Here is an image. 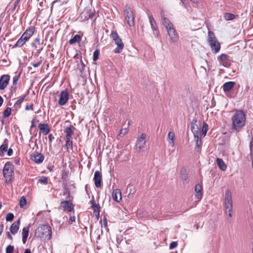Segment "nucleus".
<instances>
[{
	"label": "nucleus",
	"instance_id": "nucleus-12",
	"mask_svg": "<svg viewBox=\"0 0 253 253\" xmlns=\"http://www.w3.org/2000/svg\"><path fill=\"white\" fill-rule=\"evenodd\" d=\"M44 157L42 153L34 152L30 155V159L37 164H41L44 160Z\"/></svg>",
	"mask_w": 253,
	"mask_h": 253
},
{
	"label": "nucleus",
	"instance_id": "nucleus-51",
	"mask_svg": "<svg viewBox=\"0 0 253 253\" xmlns=\"http://www.w3.org/2000/svg\"><path fill=\"white\" fill-rule=\"evenodd\" d=\"M178 245V243L177 242H172L169 245V249L172 250L174 248H176Z\"/></svg>",
	"mask_w": 253,
	"mask_h": 253
},
{
	"label": "nucleus",
	"instance_id": "nucleus-21",
	"mask_svg": "<svg viewBox=\"0 0 253 253\" xmlns=\"http://www.w3.org/2000/svg\"><path fill=\"white\" fill-rule=\"evenodd\" d=\"M228 58V55L224 53H222L218 56L217 60L223 66L225 67H228L230 65V64H229V63L227 61Z\"/></svg>",
	"mask_w": 253,
	"mask_h": 253
},
{
	"label": "nucleus",
	"instance_id": "nucleus-10",
	"mask_svg": "<svg viewBox=\"0 0 253 253\" xmlns=\"http://www.w3.org/2000/svg\"><path fill=\"white\" fill-rule=\"evenodd\" d=\"M42 44V43H41L40 42V39L39 37L34 40V42L32 43V46L34 47L36 50V51L34 53V56L38 57L40 52L42 51L43 49Z\"/></svg>",
	"mask_w": 253,
	"mask_h": 253
},
{
	"label": "nucleus",
	"instance_id": "nucleus-41",
	"mask_svg": "<svg viewBox=\"0 0 253 253\" xmlns=\"http://www.w3.org/2000/svg\"><path fill=\"white\" fill-rule=\"evenodd\" d=\"M11 112V109L9 107H7L3 112V118H6L8 117L10 115Z\"/></svg>",
	"mask_w": 253,
	"mask_h": 253
},
{
	"label": "nucleus",
	"instance_id": "nucleus-40",
	"mask_svg": "<svg viewBox=\"0 0 253 253\" xmlns=\"http://www.w3.org/2000/svg\"><path fill=\"white\" fill-rule=\"evenodd\" d=\"M208 130V125L207 123L205 122L203 123V126H202V135L203 136V137H205L207 134V131Z\"/></svg>",
	"mask_w": 253,
	"mask_h": 253
},
{
	"label": "nucleus",
	"instance_id": "nucleus-11",
	"mask_svg": "<svg viewBox=\"0 0 253 253\" xmlns=\"http://www.w3.org/2000/svg\"><path fill=\"white\" fill-rule=\"evenodd\" d=\"M167 31L169 37V42L172 43H177L179 40V36L174 27Z\"/></svg>",
	"mask_w": 253,
	"mask_h": 253
},
{
	"label": "nucleus",
	"instance_id": "nucleus-63",
	"mask_svg": "<svg viewBox=\"0 0 253 253\" xmlns=\"http://www.w3.org/2000/svg\"><path fill=\"white\" fill-rule=\"evenodd\" d=\"M3 227H4L3 224L2 222L0 223V235H1V234L2 233V232L3 231Z\"/></svg>",
	"mask_w": 253,
	"mask_h": 253
},
{
	"label": "nucleus",
	"instance_id": "nucleus-6",
	"mask_svg": "<svg viewBox=\"0 0 253 253\" xmlns=\"http://www.w3.org/2000/svg\"><path fill=\"white\" fill-rule=\"evenodd\" d=\"M111 37L118 46L114 50V52L115 53H120L124 47V45L122 41V39L120 38L116 31H112Z\"/></svg>",
	"mask_w": 253,
	"mask_h": 253
},
{
	"label": "nucleus",
	"instance_id": "nucleus-26",
	"mask_svg": "<svg viewBox=\"0 0 253 253\" xmlns=\"http://www.w3.org/2000/svg\"><path fill=\"white\" fill-rule=\"evenodd\" d=\"M63 188L64 190L63 195H67L66 197L67 199H73V197L71 195V190L68 187V183H62Z\"/></svg>",
	"mask_w": 253,
	"mask_h": 253
},
{
	"label": "nucleus",
	"instance_id": "nucleus-1",
	"mask_svg": "<svg viewBox=\"0 0 253 253\" xmlns=\"http://www.w3.org/2000/svg\"><path fill=\"white\" fill-rule=\"evenodd\" d=\"M233 128L237 131H240L245 126L246 115L242 110H237L232 118Z\"/></svg>",
	"mask_w": 253,
	"mask_h": 253
},
{
	"label": "nucleus",
	"instance_id": "nucleus-33",
	"mask_svg": "<svg viewBox=\"0 0 253 253\" xmlns=\"http://www.w3.org/2000/svg\"><path fill=\"white\" fill-rule=\"evenodd\" d=\"M82 39V37L78 34L75 35L73 38L71 39L69 41V43L70 44H74L76 43L77 42H79Z\"/></svg>",
	"mask_w": 253,
	"mask_h": 253
},
{
	"label": "nucleus",
	"instance_id": "nucleus-20",
	"mask_svg": "<svg viewBox=\"0 0 253 253\" xmlns=\"http://www.w3.org/2000/svg\"><path fill=\"white\" fill-rule=\"evenodd\" d=\"M35 30V27L31 26L24 32L22 36L27 41L34 34Z\"/></svg>",
	"mask_w": 253,
	"mask_h": 253
},
{
	"label": "nucleus",
	"instance_id": "nucleus-42",
	"mask_svg": "<svg viewBox=\"0 0 253 253\" xmlns=\"http://www.w3.org/2000/svg\"><path fill=\"white\" fill-rule=\"evenodd\" d=\"M100 54V50L96 49L93 53V61H96L98 60Z\"/></svg>",
	"mask_w": 253,
	"mask_h": 253
},
{
	"label": "nucleus",
	"instance_id": "nucleus-48",
	"mask_svg": "<svg viewBox=\"0 0 253 253\" xmlns=\"http://www.w3.org/2000/svg\"><path fill=\"white\" fill-rule=\"evenodd\" d=\"M67 177L68 174L66 172H64L62 173L61 179L63 181V183H67Z\"/></svg>",
	"mask_w": 253,
	"mask_h": 253
},
{
	"label": "nucleus",
	"instance_id": "nucleus-31",
	"mask_svg": "<svg viewBox=\"0 0 253 253\" xmlns=\"http://www.w3.org/2000/svg\"><path fill=\"white\" fill-rule=\"evenodd\" d=\"M216 163L218 166V167L222 170H225V169L227 168L226 165L225 164L223 160L220 158H217L216 159Z\"/></svg>",
	"mask_w": 253,
	"mask_h": 253
},
{
	"label": "nucleus",
	"instance_id": "nucleus-5",
	"mask_svg": "<svg viewBox=\"0 0 253 253\" xmlns=\"http://www.w3.org/2000/svg\"><path fill=\"white\" fill-rule=\"evenodd\" d=\"M208 35V42L211 47V51L213 53H217L220 49V44L216 40L213 32L209 31Z\"/></svg>",
	"mask_w": 253,
	"mask_h": 253
},
{
	"label": "nucleus",
	"instance_id": "nucleus-47",
	"mask_svg": "<svg viewBox=\"0 0 253 253\" xmlns=\"http://www.w3.org/2000/svg\"><path fill=\"white\" fill-rule=\"evenodd\" d=\"M16 89H17L16 84H12V85H11V86L10 87V94L11 95H12L13 93H15L16 91Z\"/></svg>",
	"mask_w": 253,
	"mask_h": 253
},
{
	"label": "nucleus",
	"instance_id": "nucleus-3",
	"mask_svg": "<svg viewBox=\"0 0 253 253\" xmlns=\"http://www.w3.org/2000/svg\"><path fill=\"white\" fill-rule=\"evenodd\" d=\"M2 172L6 183H11L14 181V166L10 162L5 164Z\"/></svg>",
	"mask_w": 253,
	"mask_h": 253
},
{
	"label": "nucleus",
	"instance_id": "nucleus-30",
	"mask_svg": "<svg viewBox=\"0 0 253 253\" xmlns=\"http://www.w3.org/2000/svg\"><path fill=\"white\" fill-rule=\"evenodd\" d=\"M225 203L233 204L232 199V194L230 191L226 190L225 194Z\"/></svg>",
	"mask_w": 253,
	"mask_h": 253
},
{
	"label": "nucleus",
	"instance_id": "nucleus-17",
	"mask_svg": "<svg viewBox=\"0 0 253 253\" xmlns=\"http://www.w3.org/2000/svg\"><path fill=\"white\" fill-rule=\"evenodd\" d=\"M203 189L202 186L198 183L195 186L194 188V196L195 198L198 199L199 201L203 197Z\"/></svg>",
	"mask_w": 253,
	"mask_h": 253
},
{
	"label": "nucleus",
	"instance_id": "nucleus-34",
	"mask_svg": "<svg viewBox=\"0 0 253 253\" xmlns=\"http://www.w3.org/2000/svg\"><path fill=\"white\" fill-rule=\"evenodd\" d=\"M238 16V15H235L234 14L227 12L225 13L223 16L224 19L226 20V21L233 20Z\"/></svg>",
	"mask_w": 253,
	"mask_h": 253
},
{
	"label": "nucleus",
	"instance_id": "nucleus-23",
	"mask_svg": "<svg viewBox=\"0 0 253 253\" xmlns=\"http://www.w3.org/2000/svg\"><path fill=\"white\" fill-rule=\"evenodd\" d=\"M91 205V208L93 209V213L96 215H99L100 210V205L98 204H96L95 203L94 196H92L91 200L89 202Z\"/></svg>",
	"mask_w": 253,
	"mask_h": 253
},
{
	"label": "nucleus",
	"instance_id": "nucleus-58",
	"mask_svg": "<svg viewBox=\"0 0 253 253\" xmlns=\"http://www.w3.org/2000/svg\"><path fill=\"white\" fill-rule=\"evenodd\" d=\"M20 158L19 157H16L14 160V163L16 165H20Z\"/></svg>",
	"mask_w": 253,
	"mask_h": 253
},
{
	"label": "nucleus",
	"instance_id": "nucleus-24",
	"mask_svg": "<svg viewBox=\"0 0 253 253\" xmlns=\"http://www.w3.org/2000/svg\"><path fill=\"white\" fill-rule=\"evenodd\" d=\"M20 221V219L13 223L10 227V232L15 235L19 230Z\"/></svg>",
	"mask_w": 253,
	"mask_h": 253
},
{
	"label": "nucleus",
	"instance_id": "nucleus-57",
	"mask_svg": "<svg viewBox=\"0 0 253 253\" xmlns=\"http://www.w3.org/2000/svg\"><path fill=\"white\" fill-rule=\"evenodd\" d=\"M75 216H71L70 217L69 220L68 221V223L69 224H72L74 221H75Z\"/></svg>",
	"mask_w": 253,
	"mask_h": 253
},
{
	"label": "nucleus",
	"instance_id": "nucleus-14",
	"mask_svg": "<svg viewBox=\"0 0 253 253\" xmlns=\"http://www.w3.org/2000/svg\"><path fill=\"white\" fill-rule=\"evenodd\" d=\"M10 76L8 75H3L0 78V89H4L9 83Z\"/></svg>",
	"mask_w": 253,
	"mask_h": 253
},
{
	"label": "nucleus",
	"instance_id": "nucleus-2",
	"mask_svg": "<svg viewBox=\"0 0 253 253\" xmlns=\"http://www.w3.org/2000/svg\"><path fill=\"white\" fill-rule=\"evenodd\" d=\"M35 234L36 237L44 241H48L51 237V228L48 225H42L36 229Z\"/></svg>",
	"mask_w": 253,
	"mask_h": 253
},
{
	"label": "nucleus",
	"instance_id": "nucleus-62",
	"mask_svg": "<svg viewBox=\"0 0 253 253\" xmlns=\"http://www.w3.org/2000/svg\"><path fill=\"white\" fill-rule=\"evenodd\" d=\"M6 235L7 238H8L9 239H10L11 240L13 239L12 236H11V235L10 234V233L9 232H7L6 233Z\"/></svg>",
	"mask_w": 253,
	"mask_h": 253
},
{
	"label": "nucleus",
	"instance_id": "nucleus-37",
	"mask_svg": "<svg viewBox=\"0 0 253 253\" xmlns=\"http://www.w3.org/2000/svg\"><path fill=\"white\" fill-rule=\"evenodd\" d=\"M174 133L173 132L170 131L168 135V140L169 141L170 145L172 147L174 145Z\"/></svg>",
	"mask_w": 253,
	"mask_h": 253
},
{
	"label": "nucleus",
	"instance_id": "nucleus-55",
	"mask_svg": "<svg viewBox=\"0 0 253 253\" xmlns=\"http://www.w3.org/2000/svg\"><path fill=\"white\" fill-rule=\"evenodd\" d=\"M41 63H42V61H40L37 62H32L31 63V64L34 67H38L41 64Z\"/></svg>",
	"mask_w": 253,
	"mask_h": 253
},
{
	"label": "nucleus",
	"instance_id": "nucleus-15",
	"mask_svg": "<svg viewBox=\"0 0 253 253\" xmlns=\"http://www.w3.org/2000/svg\"><path fill=\"white\" fill-rule=\"evenodd\" d=\"M197 119H193L191 123V130L193 133L194 137L199 136V134L200 132V127L197 125Z\"/></svg>",
	"mask_w": 253,
	"mask_h": 253
},
{
	"label": "nucleus",
	"instance_id": "nucleus-32",
	"mask_svg": "<svg viewBox=\"0 0 253 253\" xmlns=\"http://www.w3.org/2000/svg\"><path fill=\"white\" fill-rule=\"evenodd\" d=\"M27 41L25 40V38L21 36L20 38L17 41L16 43L13 46V48L21 47Z\"/></svg>",
	"mask_w": 253,
	"mask_h": 253
},
{
	"label": "nucleus",
	"instance_id": "nucleus-35",
	"mask_svg": "<svg viewBox=\"0 0 253 253\" xmlns=\"http://www.w3.org/2000/svg\"><path fill=\"white\" fill-rule=\"evenodd\" d=\"M195 141L196 142V145L195 147V151L196 152H199V149L202 145V141L200 139L199 136L198 135L197 137H194Z\"/></svg>",
	"mask_w": 253,
	"mask_h": 253
},
{
	"label": "nucleus",
	"instance_id": "nucleus-44",
	"mask_svg": "<svg viewBox=\"0 0 253 253\" xmlns=\"http://www.w3.org/2000/svg\"><path fill=\"white\" fill-rule=\"evenodd\" d=\"M14 248L13 246L8 245L7 246L5 249L6 253H13Z\"/></svg>",
	"mask_w": 253,
	"mask_h": 253
},
{
	"label": "nucleus",
	"instance_id": "nucleus-49",
	"mask_svg": "<svg viewBox=\"0 0 253 253\" xmlns=\"http://www.w3.org/2000/svg\"><path fill=\"white\" fill-rule=\"evenodd\" d=\"M20 77V73L18 75L15 76L13 78V84H17V82Z\"/></svg>",
	"mask_w": 253,
	"mask_h": 253
},
{
	"label": "nucleus",
	"instance_id": "nucleus-4",
	"mask_svg": "<svg viewBox=\"0 0 253 253\" xmlns=\"http://www.w3.org/2000/svg\"><path fill=\"white\" fill-rule=\"evenodd\" d=\"M75 129L74 126L72 125H70L65 127L64 131L66 134L65 140L66 143L65 147L66 148L67 151H73V137L72 135L74 134L73 129Z\"/></svg>",
	"mask_w": 253,
	"mask_h": 253
},
{
	"label": "nucleus",
	"instance_id": "nucleus-28",
	"mask_svg": "<svg viewBox=\"0 0 253 253\" xmlns=\"http://www.w3.org/2000/svg\"><path fill=\"white\" fill-rule=\"evenodd\" d=\"M235 83L234 82H226L222 85V88L225 92L229 91L234 86Z\"/></svg>",
	"mask_w": 253,
	"mask_h": 253
},
{
	"label": "nucleus",
	"instance_id": "nucleus-50",
	"mask_svg": "<svg viewBox=\"0 0 253 253\" xmlns=\"http://www.w3.org/2000/svg\"><path fill=\"white\" fill-rule=\"evenodd\" d=\"M153 34L156 38H158L160 35V32L158 28L153 29Z\"/></svg>",
	"mask_w": 253,
	"mask_h": 253
},
{
	"label": "nucleus",
	"instance_id": "nucleus-61",
	"mask_svg": "<svg viewBox=\"0 0 253 253\" xmlns=\"http://www.w3.org/2000/svg\"><path fill=\"white\" fill-rule=\"evenodd\" d=\"M127 132V129H122L120 131V134L119 135H121V134H123V135H125L126 133Z\"/></svg>",
	"mask_w": 253,
	"mask_h": 253
},
{
	"label": "nucleus",
	"instance_id": "nucleus-59",
	"mask_svg": "<svg viewBox=\"0 0 253 253\" xmlns=\"http://www.w3.org/2000/svg\"><path fill=\"white\" fill-rule=\"evenodd\" d=\"M25 109L26 110H34V107H33V104H31L30 105H27L25 107Z\"/></svg>",
	"mask_w": 253,
	"mask_h": 253
},
{
	"label": "nucleus",
	"instance_id": "nucleus-29",
	"mask_svg": "<svg viewBox=\"0 0 253 253\" xmlns=\"http://www.w3.org/2000/svg\"><path fill=\"white\" fill-rule=\"evenodd\" d=\"M82 14L87 19L92 18L94 16L95 11L91 9H86L83 13Z\"/></svg>",
	"mask_w": 253,
	"mask_h": 253
},
{
	"label": "nucleus",
	"instance_id": "nucleus-19",
	"mask_svg": "<svg viewBox=\"0 0 253 253\" xmlns=\"http://www.w3.org/2000/svg\"><path fill=\"white\" fill-rule=\"evenodd\" d=\"M38 128L40 130V136L41 135V132H42L43 135H47L50 132V128L49 126L46 123H40L38 125Z\"/></svg>",
	"mask_w": 253,
	"mask_h": 253
},
{
	"label": "nucleus",
	"instance_id": "nucleus-27",
	"mask_svg": "<svg viewBox=\"0 0 253 253\" xmlns=\"http://www.w3.org/2000/svg\"><path fill=\"white\" fill-rule=\"evenodd\" d=\"M8 140L7 139H5L3 140V144L0 146V157L4 156V152H6L8 149Z\"/></svg>",
	"mask_w": 253,
	"mask_h": 253
},
{
	"label": "nucleus",
	"instance_id": "nucleus-52",
	"mask_svg": "<svg viewBox=\"0 0 253 253\" xmlns=\"http://www.w3.org/2000/svg\"><path fill=\"white\" fill-rule=\"evenodd\" d=\"M36 127V125L35 124V119H33V120L31 121V126L30 129V133L31 134H32V128Z\"/></svg>",
	"mask_w": 253,
	"mask_h": 253
},
{
	"label": "nucleus",
	"instance_id": "nucleus-64",
	"mask_svg": "<svg viewBox=\"0 0 253 253\" xmlns=\"http://www.w3.org/2000/svg\"><path fill=\"white\" fill-rule=\"evenodd\" d=\"M20 0H16L14 2L13 9L14 10L17 6V5L19 3Z\"/></svg>",
	"mask_w": 253,
	"mask_h": 253
},
{
	"label": "nucleus",
	"instance_id": "nucleus-36",
	"mask_svg": "<svg viewBox=\"0 0 253 253\" xmlns=\"http://www.w3.org/2000/svg\"><path fill=\"white\" fill-rule=\"evenodd\" d=\"M149 21L152 29L158 28L156 21L152 14L149 15Z\"/></svg>",
	"mask_w": 253,
	"mask_h": 253
},
{
	"label": "nucleus",
	"instance_id": "nucleus-8",
	"mask_svg": "<svg viewBox=\"0 0 253 253\" xmlns=\"http://www.w3.org/2000/svg\"><path fill=\"white\" fill-rule=\"evenodd\" d=\"M146 135L142 133L139 137L137 139L135 144V150L137 153H140L146 145V141L145 140Z\"/></svg>",
	"mask_w": 253,
	"mask_h": 253
},
{
	"label": "nucleus",
	"instance_id": "nucleus-39",
	"mask_svg": "<svg viewBox=\"0 0 253 253\" xmlns=\"http://www.w3.org/2000/svg\"><path fill=\"white\" fill-rule=\"evenodd\" d=\"M250 153L249 156L251 161H253V135L251 136V139L250 143Z\"/></svg>",
	"mask_w": 253,
	"mask_h": 253
},
{
	"label": "nucleus",
	"instance_id": "nucleus-25",
	"mask_svg": "<svg viewBox=\"0 0 253 253\" xmlns=\"http://www.w3.org/2000/svg\"><path fill=\"white\" fill-rule=\"evenodd\" d=\"M31 225V224H29V225L27 227H24L22 229V242L24 244H25L27 241V238L29 236V227Z\"/></svg>",
	"mask_w": 253,
	"mask_h": 253
},
{
	"label": "nucleus",
	"instance_id": "nucleus-22",
	"mask_svg": "<svg viewBox=\"0 0 253 253\" xmlns=\"http://www.w3.org/2000/svg\"><path fill=\"white\" fill-rule=\"evenodd\" d=\"M112 199L114 201L119 202L122 200V194L120 189H114L112 195Z\"/></svg>",
	"mask_w": 253,
	"mask_h": 253
},
{
	"label": "nucleus",
	"instance_id": "nucleus-7",
	"mask_svg": "<svg viewBox=\"0 0 253 253\" xmlns=\"http://www.w3.org/2000/svg\"><path fill=\"white\" fill-rule=\"evenodd\" d=\"M124 15L128 25L130 27L133 26L135 24L133 13L132 9L127 5L125 7Z\"/></svg>",
	"mask_w": 253,
	"mask_h": 253
},
{
	"label": "nucleus",
	"instance_id": "nucleus-60",
	"mask_svg": "<svg viewBox=\"0 0 253 253\" xmlns=\"http://www.w3.org/2000/svg\"><path fill=\"white\" fill-rule=\"evenodd\" d=\"M7 155L9 156H11L13 154V150L11 148L7 149Z\"/></svg>",
	"mask_w": 253,
	"mask_h": 253
},
{
	"label": "nucleus",
	"instance_id": "nucleus-18",
	"mask_svg": "<svg viewBox=\"0 0 253 253\" xmlns=\"http://www.w3.org/2000/svg\"><path fill=\"white\" fill-rule=\"evenodd\" d=\"M93 180L94 181V184L97 188H99L101 186L102 174L99 171L97 170L95 171Z\"/></svg>",
	"mask_w": 253,
	"mask_h": 253
},
{
	"label": "nucleus",
	"instance_id": "nucleus-38",
	"mask_svg": "<svg viewBox=\"0 0 253 253\" xmlns=\"http://www.w3.org/2000/svg\"><path fill=\"white\" fill-rule=\"evenodd\" d=\"M26 95L20 96L17 101L15 103L14 106L16 108H20L21 103L23 102Z\"/></svg>",
	"mask_w": 253,
	"mask_h": 253
},
{
	"label": "nucleus",
	"instance_id": "nucleus-56",
	"mask_svg": "<svg viewBox=\"0 0 253 253\" xmlns=\"http://www.w3.org/2000/svg\"><path fill=\"white\" fill-rule=\"evenodd\" d=\"M48 139H49V143L50 145H51V142L52 140L54 139V137L52 135V134L50 133L48 136Z\"/></svg>",
	"mask_w": 253,
	"mask_h": 253
},
{
	"label": "nucleus",
	"instance_id": "nucleus-54",
	"mask_svg": "<svg viewBox=\"0 0 253 253\" xmlns=\"http://www.w3.org/2000/svg\"><path fill=\"white\" fill-rule=\"evenodd\" d=\"M224 206L225 210L233 209V204L224 203Z\"/></svg>",
	"mask_w": 253,
	"mask_h": 253
},
{
	"label": "nucleus",
	"instance_id": "nucleus-45",
	"mask_svg": "<svg viewBox=\"0 0 253 253\" xmlns=\"http://www.w3.org/2000/svg\"><path fill=\"white\" fill-rule=\"evenodd\" d=\"M39 182L44 184H47L48 183V178L45 176H42L39 178Z\"/></svg>",
	"mask_w": 253,
	"mask_h": 253
},
{
	"label": "nucleus",
	"instance_id": "nucleus-9",
	"mask_svg": "<svg viewBox=\"0 0 253 253\" xmlns=\"http://www.w3.org/2000/svg\"><path fill=\"white\" fill-rule=\"evenodd\" d=\"M60 207L64 211L71 212L74 210V206L70 199L61 201Z\"/></svg>",
	"mask_w": 253,
	"mask_h": 253
},
{
	"label": "nucleus",
	"instance_id": "nucleus-43",
	"mask_svg": "<svg viewBox=\"0 0 253 253\" xmlns=\"http://www.w3.org/2000/svg\"><path fill=\"white\" fill-rule=\"evenodd\" d=\"M27 203L26 199L25 197L22 196L19 201L20 207L21 208H24Z\"/></svg>",
	"mask_w": 253,
	"mask_h": 253
},
{
	"label": "nucleus",
	"instance_id": "nucleus-53",
	"mask_svg": "<svg viewBox=\"0 0 253 253\" xmlns=\"http://www.w3.org/2000/svg\"><path fill=\"white\" fill-rule=\"evenodd\" d=\"M181 178L183 180H186L188 178V175L186 173H183V172H181Z\"/></svg>",
	"mask_w": 253,
	"mask_h": 253
},
{
	"label": "nucleus",
	"instance_id": "nucleus-13",
	"mask_svg": "<svg viewBox=\"0 0 253 253\" xmlns=\"http://www.w3.org/2000/svg\"><path fill=\"white\" fill-rule=\"evenodd\" d=\"M69 96L68 91L66 90H62L60 92L58 104L60 106L65 105L69 100Z\"/></svg>",
	"mask_w": 253,
	"mask_h": 253
},
{
	"label": "nucleus",
	"instance_id": "nucleus-16",
	"mask_svg": "<svg viewBox=\"0 0 253 253\" xmlns=\"http://www.w3.org/2000/svg\"><path fill=\"white\" fill-rule=\"evenodd\" d=\"M161 15V20L163 25L165 27L167 31L172 29L173 27V24L170 21V20L167 18L164 14L162 13Z\"/></svg>",
	"mask_w": 253,
	"mask_h": 253
},
{
	"label": "nucleus",
	"instance_id": "nucleus-46",
	"mask_svg": "<svg viewBox=\"0 0 253 253\" xmlns=\"http://www.w3.org/2000/svg\"><path fill=\"white\" fill-rule=\"evenodd\" d=\"M14 217V216L12 213H8L6 214L5 219L7 221H11L13 219Z\"/></svg>",
	"mask_w": 253,
	"mask_h": 253
}]
</instances>
